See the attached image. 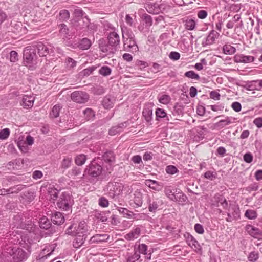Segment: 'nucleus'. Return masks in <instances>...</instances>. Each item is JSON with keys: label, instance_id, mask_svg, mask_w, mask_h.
Masks as SVG:
<instances>
[{"label": "nucleus", "instance_id": "412c9836", "mask_svg": "<svg viewBox=\"0 0 262 262\" xmlns=\"http://www.w3.org/2000/svg\"><path fill=\"white\" fill-rule=\"evenodd\" d=\"M206 132V128L201 126H198L193 129V133L197 134L196 136L199 140H202L204 138L205 133Z\"/></svg>", "mask_w": 262, "mask_h": 262}, {"label": "nucleus", "instance_id": "c85d7f7f", "mask_svg": "<svg viewBox=\"0 0 262 262\" xmlns=\"http://www.w3.org/2000/svg\"><path fill=\"white\" fill-rule=\"evenodd\" d=\"M20 104L24 108H30L33 105L34 100L21 99Z\"/></svg>", "mask_w": 262, "mask_h": 262}, {"label": "nucleus", "instance_id": "9b49d317", "mask_svg": "<svg viewBox=\"0 0 262 262\" xmlns=\"http://www.w3.org/2000/svg\"><path fill=\"white\" fill-rule=\"evenodd\" d=\"M76 237L73 242V246L75 248H78L83 245L86 235V234H75Z\"/></svg>", "mask_w": 262, "mask_h": 262}, {"label": "nucleus", "instance_id": "6e6d98bb", "mask_svg": "<svg viewBox=\"0 0 262 262\" xmlns=\"http://www.w3.org/2000/svg\"><path fill=\"white\" fill-rule=\"evenodd\" d=\"M104 159L105 161L109 163L112 162L114 161V158L113 154L111 152H106L104 155Z\"/></svg>", "mask_w": 262, "mask_h": 262}, {"label": "nucleus", "instance_id": "c756f323", "mask_svg": "<svg viewBox=\"0 0 262 262\" xmlns=\"http://www.w3.org/2000/svg\"><path fill=\"white\" fill-rule=\"evenodd\" d=\"M61 107L59 105H55L53 106L51 112L50 113L51 118H57L59 116V112Z\"/></svg>", "mask_w": 262, "mask_h": 262}, {"label": "nucleus", "instance_id": "79ce46f5", "mask_svg": "<svg viewBox=\"0 0 262 262\" xmlns=\"http://www.w3.org/2000/svg\"><path fill=\"white\" fill-rule=\"evenodd\" d=\"M72 162L71 158H64L61 164V167L62 168L67 169L70 166Z\"/></svg>", "mask_w": 262, "mask_h": 262}, {"label": "nucleus", "instance_id": "f8f14e48", "mask_svg": "<svg viewBox=\"0 0 262 262\" xmlns=\"http://www.w3.org/2000/svg\"><path fill=\"white\" fill-rule=\"evenodd\" d=\"M145 9L147 11L151 14H159L160 12V8L157 3H149L146 4Z\"/></svg>", "mask_w": 262, "mask_h": 262}, {"label": "nucleus", "instance_id": "e433bc0d", "mask_svg": "<svg viewBox=\"0 0 262 262\" xmlns=\"http://www.w3.org/2000/svg\"><path fill=\"white\" fill-rule=\"evenodd\" d=\"M195 27V22L192 19L186 20L185 23V28L189 30H192Z\"/></svg>", "mask_w": 262, "mask_h": 262}, {"label": "nucleus", "instance_id": "37998d69", "mask_svg": "<svg viewBox=\"0 0 262 262\" xmlns=\"http://www.w3.org/2000/svg\"><path fill=\"white\" fill-rule=\"evenodd\" d=\"M185 76L189 78L197 79H200V76L193 71H189L185 73Z\"/></svg>", "mask_w": 262, "mask_h": 262}, {"label": "nucleus", "instance_id": "39448f33", "mask_svg": "<svg viewBox=\"0 0 262 262\" xmlns=\"http://www.w3.org/2000/svg\"><path fill=\"white\" fill-rule=\"evenodd\" d=\"M24 63L29 68H34L36 63V55L34 49L31 46L25 48L23 53Z\"/></svg>", "mask_w": 262, "mask_h": 262}, {"label": "nucleus", "instance_id": "7c9ffc66", "mask_svg": "<svg viewBox=\"0 0 262 262\" xmlns=\"http://www.w3.org/2000/svg\"><path fill=\"white\" fill-rule=\"evenodd\" d=\"M75 231H76V234H86V228L85 223H80L78 227H76Z\"/></svg>", "mask_w": 262, "mask_h": 262}, {"label": "nucleus", "instance_id": "680f3d73", "mask_svg": "<svg viewBox=\"0 0 262 262\" xmlns=\"http://www.w3.org/2000/svg\"><path fill=\"white\" fill-rule=\"evenodd\" d=\"M66 63L68 67L72 68L76 66V61L72 58L69 57L66 59Z\"/></svg>", "mask_w": 262, "mask_h": 262}, {"label": "nucleus", "instance_id": "052dcab7", "mask_svg": "<svg viewBox=\"0 0 262 262\" xmlns=\"http://www.w3.org/2000/svg\"><path fill=\"white\" fill-rule=\"evenodd\" d=\"M243 158L246 163H250L253 161V157L250 152H248L244 155Z\"/></svg>", "mask_w": 262, "mask_h": 262}, {"label": "nucleus", "instance_id": "72a5a7b5", "mask_svg": "<svg viewBox=\"0 0 262 262\" xmlns=\"http://www.w3.org/2000/svg\"><path fill=\"white\" fill-rule=\"evenodd\" d=\"M14 223L15 224V226H16L17 228L18 227H23L24 226L23 224V219L20 215H16L14 217Z\"/></svg>", "mask_w": 262, "mask_h": 262}, {"label": "nucleus", "instance_id": "0eeeda50", "mask_svg": "<svg viewBox=\"0 0 262 262\" xmlns=\"http://www.w3.org/2000/svg\"><path fill=\"white\" fill-rule=\"evenodd\" d=\"M85 170L88 171V173L90 176L93 177H97L102 173V167L101 165L94 160L91 162Z\"/></svg>", "mask_w": 262, "mask_h": 262}, {"label": "nucleus", "instance_id": "4c0bfd02", "mask_svg": "<svg viewBox=\"0 0 262 262\" xmlns=\"http://www.w3.org/2000/svg\"><path fill=\"white\" fill-rule=\"evenodd\" d=\"M99 73L104 76H106L111 74V69L107 66H103L99 70Z\"/></svg>", "mask_w": 262, "mask_h": 262}, {"label": "nucleus", "instance_id": "603ef678", "mask_svg": "<svg viewBox=\"0 0 262 262\" xmlns=\"http://www.w3.org/2000/svg\"><path fill=\"white\" fill-rule=\"evenodd\" d=\"M84 114L86 115L87 119L90 120L95 116V114L93 111L89 108H87L84 111Z\"/></svg>", "mask_w": 262, "mask_h": 262}, {"label": "nucleus", "instance_id": "8fccbe9b", "mask_svg": "<svg viewBox=\"0 0 262 262\" xmlns=\"http://www.w3.org/2000/svg\"><path fill=\"white\" fill-rule=\"evenodd\" d=\"M166 171L168 174H174L178 172V170L176 166L169 165L166 167Z\"/></svg>", "mask_w": 262, "mask_h": 262}, {"label": "nucleus", "instance_id": "393cba45", "mask_svg": "<svg viewBox=\"0 0 262 262\" xmlns=\"http://www.w3.org/2000/svg\"><path fill=\"white\" fill-rule=\"evenodd\" d=\"M126 123H121L118 126H113L109 130V134L111 136L116 135L121 131V128L126 126Z\"/></svg>", "mask_w": 262, "mask_h": 262}, {"label": "nucleus", "instance_id": "49530a36", "mask_svg": "<svg viewBox=\"0 0 262 262\" xmlns=\"http://www.w3.org/2000/svg\"><path fill=\"white\" fill-rule=\"evenodd\" d=\"M147 246L145 244H141L138 246V253L147 254Z\"/></svg>", "mask_w": 262, "mask_h": 262}, {"label": "nucleus", "instance_id": "ea45409f", "mask_svg": "<svg viewBox=\"0 0 262 262\" xmlns=\"http://www.w3.org/2000/svg\"><path fill=\"white\" fill-rule=\"evenodd\" d=\"M259 258V254L255 251L251 252L249 253L248 259L250 261L255 262Z\"/></svg>", "mask_w": 262, "mask_h": 262}, {"label": "nucleus", "instance_id": "a211bd4d", "mask_svg": "<svg viewBox=\"0 0 262 262\" xmlns=\"http://www.w3.org/2000/svg\"><path fill=\"white\" fill-rule=\"evenodd\" d=\"M246 230L250 235L255 238H258L261 235L260 230L258 228L251 225H247L246 226Z\"/></svg>", "mask_w": 262, "mask_h": 262}, {"label": "nucleus", "instance_id": "c9c22d12", "mask_svg": "<svg viewBox=\"0 0 262 262\" xmlns=\"http://www.w3.org/2000/svg\"><path fill=\"white\" fill-rule=\"evenodd\" d=\"M24 188V187L23 185H18L8 189L7 192L8 193H18V192L21 191Z\"/></svg>", "mask_w": 262, "mask_h": 262}, {"label": "nucleus", "instance_id": "cd10ccee", "mask_svg": "<svg viewBox=\"0 0 262 262\" xmlns=\"http://www.w3.org/2000/svg\"><path fill=\"white\" fill-rule=\"evenodd\" d=\"M223 52L226 54L231 55L236 52V49L230 45H225L223 48Z\"/></svg>", "mask_w": 262, "mask_h": 262}, {"label": "nucleus", "instance_id": "ddd939ff", "mask_svg": "<svg viewBox=\"0 0 262 262\" xmlns=\"http://www.w3.org/2000/svg\"><path fill=\"white\" fill-rule=\"evenodd\" d=\"M108 238L107 234H96L91 238L90 243L93 244L106 242Z\"/></svg>", "mask_w": 262, "mask_h": 262}, {"label": "nucleus", "instance_id": "a878e982", "mask_svg": "<svg viewBox=\"0 0 262 262\" xmlns=\"http://www.w3.org/2000/svg\"><path fill=\"white\" fill-rule=\"evenodd\" d=\"M175 189L171 186H167L165 188V193L167 197L170 200H173L175 199Z\"/></svg>", "mask_w": 262, "mask_h": 262}, {"label": "nucleus", "instance_id": "338daca9", "mask_svg": "<svg viewBox=\"0 0 262 262\" xmlns=\"http://www.w3.org/2000/svg\"><path fill=\"white\" fill-rule=\"evenodd\" d=\"M194 229L195 231L199 234H203L204 232V228L200 224H196L194 226Z\"/></svg>", "mask_w": 262, "mask_h": 262}, {"label": "nucleus", "instance_id": "a18cd8bd", "mask_svg": "<svg viewBox=\"0 0 262 262\" xmlns=\"http://www.w3.org/2000/svg\"><path fill=\"white\" fill-rule=\"evenodd\" d=\"M245 216L251 220L254 219L257 217L256 211L253 210H248L245 212Z\"/></svg>", "mask_w": 262, "mask_h": 262}, {"label": "nucleus", "instance_id": "aec40b11", "mask_svg": "<svg viewBox=\"0 0 262 262\" xmlns=\"http://www.w3.org/2000/svg\"><path fill=\"white\" fill-rule=\"evenodd\" d=\"M145 183L146 186L155 190L159 191L161 189V185L156 181L150 179L146 180Z\"/></svg>", "mask_w": 262, "mask_h": 262}, {"label": "nucleus", "instance_id": "bb28decb", "mask_svg": "<svg viewBox=\"0 0 262 262\" xmlns=\"http://www.w3.org/2000/svg\"><path fill=\"white\" fill-rule=\"evenodd\" d=\"M91 46V42L90 40L88 38H83L79 43V47L82 50H87Z\"/></svg>", "mask_w": 262, "mask_h": 262}, {"label": "nucleus", "instance_id": "e2e57ef3", "mask_svg": "<svg viewBox=\"0 0 262 262\" xmlns=\"http://www.w3.org/2000/svg\"><path fill=\"white\" fill-rule=\"evenodd\" d=\"M204 177L207 179L213 180L216 178V173L211 171H207L204 173Z\"/></svg>", "mask_w": 262, "mask_h": 262}, {"label": "nucleus", "instance_id": "2eb2a0df", "mask_svg": "<svg viewBox=\"0 0 262 262\" xmlns=\"http://www.w3.org/2000/svg\"><path fill=\"white\" fill-rule=\"evenodd\" d=\"M231 123V118L229 117H226L225 119L221 120L213 124V128L220 129L225 126L228 125Z\"/></svg>", "mask_w": 262, "mask_h": 262}, {"label": "nucleus", "instance_id": "5fc2aeb1", "mask_svg": "<svg viewBox=\"0 0 262 262\" xmlns=\"http://www.w3.org/2000/svg\"><path fill=\"white\" fill-rule=\"evenodd\" d=\"M60 34L66 37V35H68V34H69V29H68L67 26L64 24H62L60 25Z\"/></svg>", "mask_w": 262, "mask_h": 262}, {"label": "nucleus", "instance_id": "6e6552de", "mask_svg": "<svg viewBox=\"0 0 262 262\" xmlns=\"http://www.w3.org/2000/svg\"><path fill=\"white\" fill-rule=\"evenodd\" d=\"M184 236L186 238V243L191 248L195 251L201 250V247L198 242L195 240L191 235L189 233H186Z\"/></svg>", "mask_w": 262, "mask_h": 262}, {"label": "nucleus", "instance_id": "13d9d810", "mask_svg": "<svg viewBox=\"0 0 262 262\" xmlns=\"http://www.w3.org/2000/svg\"><path fill=\"white\" fill-rule=\"evenodd\" d=\"M108 201L103 196L99 199V205L102 207H106L108 206Z\"/></svg>", "mask_w": 262, "mask_h": 262}, {"label": "nucleus", "instance_id": "2f4dec72", "mask_svg": "<svg viewBox=\"0 0 262 262\" xmlns=\"http://www.w3.org/2000/svg\"><path fill=\"white\" fill-rule=\"evenodd\" d=\"M40 227L41 228L47 229L50 227V221L46 217H42L39 221Z\"/></svg>", "mask_w": 262, "mask_h": 262}, {"label": "nucleus", "instance_id": "4be33fe9", "mask_svg": "<svg viewBox=\"0 0 262 262\" xmlns=\"http://www.w3.org/2000/svg\"><path fill=\"white\" fill-rule=\"evenodd\" d=\"M142 114L147 122H149L152 120V111L149 107L144 108Z\"/></svg>", "mask_w": 262, "mask_h": 262}, {"label": "nucleus", "instance_id": "69168bd1", "mask_svg": "<svg viewBox=\"0 0 262 262\" xmlns=\"http://www.w3.org/2000/svg\"><path fill=\"white\" fill-rule=\"evenodd\" d=\"M232 108L236 112H238L241 110V105L238 102H234L231 105Z\"/></svg>", "mask_w": 262, "mask_h": 262}, {"label": "nucleus", "instance_id": "7ed1b4c3", "mask_svg": "<svg viewBox=\"0 0 262 262\" xmlns=\"http://www.w3.org/2000/svg\"><path fill=\"white\" fill-rule=\"evenodd\" d=\"M124 50L126 51H137L138 50L135 35L130 29L122 28Z\"/></svg>", "mask_w": 262, "mask_h": 262}, {"label": "nucleus", "instance_id": "9d476101", "mask_svg": "<svg viewBox=\"0 0 262 262\" xmlns=\"http://www.w3.org/2000/svg\"><path fill=\"white\" fill-rule=\"evenodd\" d=\"M219 35L220 34L218 32L214 30H212L207 36L205 42L203 43V45L204 46H207L213 44L215 39L217 38Z\"/></svg>", "mask_w": 262, "mask_h": 262}, {"label": "nucleus", "instance_id": "b1692460", "mask_svg": "<svg viewBox=\"0 0 262 262\" xmlns=\"http://www.w3.org/2000/svg\"><path fill=\"white\" fill-rule=\"evenodd\" d=\"M161 201L159 199H156L155 201L149 202L148 209L150 212H155L159 206V204Z\"/></svg>", "mask_w": 262, "mask_h": 262}, {"label": "nucleus", "instance_id": "f257e3e1", "mask_svg": "<svg viewBox=\"0 0 262 262\" xmlns=\"http://www.w3.org/2000/svg\"><path fill=\"white\" fill-rule=\"evenodd\" d=\"M21 242L22 240L17 241L16 243L18 242L20 246L26 249L27 252H25L22 248L12 245H7L5 247L3 254L7 258L8 262H21L27 258L31 253V246L25 242Z\"/></svg>", "mask_w": 262, "mask_h": 262}, {"label": "nucleus", "instance_id": "0e129e2a", "mask_svg": "<svg viewBox=\"0 0 262 262\" xmlns=\"http://www.w3.org/2000/svg\"><path fill=\"white\" fill-rule=\"evenodd\" d=\"M169 56L170 59L177 60L180 59V54L177 52H171Z\"/></svg>", "mask_w": 262, "mask_h": 262}, {"label": "nucleus", "instance_id": "f3484780", "mask_svg": "<svg viewBox=\"0 0 262 262\" xmlns=\"http://www.w3.org/2000/svg\"><path fill=\"white\" fill-rule=\"evenodd\" d=\"M51 220L55 224L59 225L64 222V217L63 214L59 212H55L52 216Z\"/></svg>", "mask_w": 262, "mask_h": 262}, {"label": "nucleus", "instance_id": "774afa93", "mask_svg": "<svg viewBox=\"0 0 262 262\" xmlns=\"http://www.w3.org/2000/svg\"><path fill=\"white\" fill-rule=\"evenodd\" d=\"M253 123L258 127H262V118L258 117L255 118L253 121Z\"/></svg>", "mask_w": 262, "mask_h": 262}, {"label": "nucleus", "instance_id": "bf43d9fd", "mask_svg": "<svg viewBox=\"0 0 262 262\" xmlns=\"http://www.w3.org/2000/svg\"><path fill=\"white\" fill-rule=\"evenodd\" d=\"M156 115L157 118H164L166 116V113L163 109L158 108L156 110Z\"/></svg>", "mask_w": 262, "mask_h": 262}, {"label": "nucleus", "instance_id": "09e8293b", "mask_svg": "<svg viewBox=\"0 0 262 262\" xmlns=\"http://www.w3.org/2000/svg\"><path fill=\"white\" fill-rule=\"evenodd\" d=\"M83 11L81 9H77L74 10V14L75 17L80 18L78 20L79 25H80L82 21H80L83 17Z\"/></svg>", "mask_w": 262, "mask_h": 262}, {"label": "nucleus", "instance_id": "864d4df0", "mask_svg": "<svg viewBox=\"0 0 262 262\" xmlns=\"http://www.w3.org/2000/svg\"><path fill=\"white\" fill-rule=\"evenodd\" d=\"M18 60V54L15 51H12L10 53V61L15 62Z\"/></svg>", "mask_w": 262, "mask_h": 262}, {"label": "nucleus", "instance_id": "20e7f679", "mask_svg": "<svg viewBox=\"0 0 262 262\" xmlns=\"http://www.w3.org/2000/svg\"><path fill=\"white\" fill-rule=\"evenodd\" d=\"M124 186L117 182H110L104 187L103 191L110 197L114 199L119 196L122 193Z\"/></svg>", "mask_w": 262, "mask_h": 262}, {"label": "nucleus", "instance_id": "5701e85b", "mask_svg": "<svg viewBox=\"0 0 262 262\" xmlns=\"http://www.w3.org/2000/svg\"><path fill=\"white\" fill-rule=\"evenodd\" d=\"M48 194L51 199L55 200L58 196L59 191L53 186L50 185L48 188Z\"/></svg>", "mask_w": 262, "mask_h": 262}, {"label": "nucleus", "instance_id": "58836bf2", "mask_svg": "<svg viewBox=\"0 0 262 262\" xmlns=\"http://www.w3.org/2000/svg\"><path fill=\"white\" fill-rule=\"evenodd\" d=\"M115 99H103L102 104L105 108H112L114 105L113 100Z\"/></svg>", "mask_w": 262, "mask_h": 262}, {"label": "nucleus", "instance_id": "f704fd0d", "mask_svg": "<svg viewBox=\"0 0 262 262\" xmlns=\"http://www.w3.org/2000/svg\"><path fill=\"white\" fill-rule=\"evenodd\" d=\"M86 93L82 91H75L71 95V98H86Z\"/></svg>", "mask_w": 262, "mask_h": 262}, {"label": "nucleus", "instance_id": "dca6fc26", "mask_svg": "<svg viewBox=\"0 0 262 262\" xmlns=\"http://www.w3.org/2000/svg\"><path fill=\"white\" fill-rule=\"evenodd\" d=\"M36 48L40 56H46L49 53V48L42 42H38L36 45Z\"/></svg>", "mask_w": 262, "mask_h": 262}, {"label": "nucleus", "instance_id": "1a4fd4ad", "mask_svg": "<svg viewBox=\"0 0 262 262\" xmlns=\"http://www.w3.org/2000/svg\"><path fill=\"white\" fill-rule=\"evenodd\" d=\"M141 233V229L139 227H136L130 232L124 236V238L128 241H132L139 237Z\"/></svg>", "mask_w": 262, "mask_h": 262}, {"label": "nucleus", "instance_id": "de8ad7c7", "mask_svg": "<svg viewBox=\"0 0 262 262\" xmlns=\"http://www.w3.org/2000/svg\"><path fill=\"white\" fill-rule=\"evenodd\" d=\"M59 16L61 19L62 20H66L69 18L70 13L68 10H62L60 11Z\"/></svg>", "mask_w": 262, "mask_h": 262}, {"label": "nucleus", "instance_id": "6ab92c4d", "mask_svg": "<svg viewBox=\"0 0 262 262\" xmlns=\"http://www.w3.org/2000/svg\"><path fill=\"white\" fill-rule=\"evenodd\" d=\"M80 21H82L83 24H81L80 26V29L87 28L88 30H93L96 28V26L93 24H91L90 22V19L86 16L82 18Z\"/></svg>", "mask_w": 262, "mask_h": 262}, {"label": "nucleus", "instance_id": "4d7b16f0", "mask_svg": "<svg viewBox=\"0 0 262 262\" xmlns=\"http://www.w3.org/2000/svg\"><path fill=\"white\" fill-rule=\"evenodd\" d=\"M95 69L96 67H89L88 68L83 70L81 73L83 76H89L91 74Z\"/></svg>", "mask_w": 262, "mask_h": 262}, {"label": "nucleus", "instance_id": "4468645a", "mask_svg": "<svg viewBox=\"0 0 262 262\" xmlns=\"http://www.w3.org/2000/svg\"><path fill=\"white\" fill-rule=\"evenodd\" d=\"M254 57L252 56H246L243 54L236 55L235 56V61L236 62L250 63L253 62Z\"/></svg>", "mask_w": 262, "mask_h": 262}, {"label": "nucleus", "instance_id": "3c124183", "mask_svg": "<svg viewBox=\"0 0 262 262\" xmlns=\"http://www.w3.org/2000/svg\"><path fill=\"white\" fill-rule=\"evenodd\" d=\"M77 227L76 225L73 224L70 225L67 230L66 233L69 235H74L76 234V228Z\"/></svg>", "mask_w": 262, "mask_h": 262}, {"label": "nucleus", "instance_id": "473e14b6", "mask_svg": "<svg viewBox=\"0 0 262 262\" xmlns=\"http://www.w3.org/2000/svg\"><path fill=\"white\" fill-rule=\"evenodd\" d=\"M86 160V156L83 154L77 156L75 160V163L78 166H81L84 164Z\"/></svg>", "mask_w": 262, "mask_h": 262}, {"label": "nucleus", "instance_id": "c03bdc74", "mask_svg": "<svg viewBox=\"0 0 262 262\" xmlns=\"http://www.w3.org/2000/svg\"><path fill=\"white\" fill-rule=\"evenodd\" d=\"M10 135V130L8 128H5L0 130V139H6Z\"/></svg>", "mask_w": 262, "mask_h": 262}, {"label": "nucleus", "instance_id": "423d86ee", "mask_svg": "<svg viewBox=\"0 0 262 262\" xmlns=\"http://www.w3.org/2000/svg\"><path fill=\"white\" fill-rule=\"evenodd\" d=\"M73 201V200L69 194L66 192H63L61 195L60 199L57 202V206L59 208L63 210H67L71 207Z\"/></svg>", "mask_w": 262, "mask_h": 262}, {"label": "nucleus", "instance_id": "a19ab883", "mask_svg": "<svg viewBox=\"0 0 262 262\" xmlns=\"http://www.w3.org/2000/svg\"><path fill=\"white\" fill-rule=\"evenodd\" d=\"M140 257L139 253H138L137 251H135L134 253L129 256L127 258L128 262H135L138 260Z\"/></svg>", "mask_w": 262, "mask_h": 262}, {"label": "nucleus", "instance_id": "f03ea898", "mask_svg": "<svg viewBox=\"0 0 262 262\" xmlns=\"http://www.w3.org/2000/svg\"><path fill=\"white\" fill-rule=\"evenodd\" d=\"M108 43L100 40L99 46L101 51L107 54H114L120 44V37L115 32H111L107 37Z\"/></svg>", "mask_w": 262, "mask_h": 262}]
</instances>
